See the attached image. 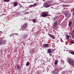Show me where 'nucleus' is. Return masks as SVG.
Listing matches in <instances>:
<instances>
[{
	"instance_id": "nucleus-1",
	"label": "nucleus",
	"mask_w": 74,
	"mask_h": 74,
	"mask_svg": "<svg viewBox=\"0 0 74 74\" xmlns=\"http://www.w3.org/2000/svg\"><path fill=\"white\" fill-rule=\"evenodd\" d=\"M66 61L70 65H71L72 64H73L74 63V61L73 60V59L69 58H67Z\"/></svg>"
},
{
	"instance_id": "nucleus-2",
	"label": "nucleus",
	"mask_w": 74,
	"mask_h": 74,
	"mask_svg": "<svg viewBox=\"0 0 74 74\" xmlns=\"http://www.w3.org/2000/svg\"><path fill=\"white\" fill-rule=\"evenodd\" d=\"M28 24L26 23L24 24L21 27V29L23 30H26Z\"/></svg>"
},
{
	"instance_id": "nucleus-3",
	"label": "nucleus",
	"mask_w": 74,
	"mask_h": 74,
	"mask_svg": "<svg viewBox=\"0 0 74 74\" xmlns=\"http://www.w3.org/2000/svg\"><path fill=\"white\" fill-rule=\"evenodd\" d=\"M44 6L45 7H46V8H47V7H51V5L49 4L48 3L46 2L44 4Z\"/></svg>"
},
{
	"instance_id": "nucleus-4",
	"label": "nucleus",
	"mask_w": 74,
	"mask_h": 74,
	"mask_svg": "<svg viewBox=\"0 0 74 74\" xmlns=\"http://www.w3.org/2000/svg\"><path fill=\"white\" fill-rule=\"evenodd\" d=\"M48 13L47 12H45L43 13L42 15V16L43 17H46L48 16Z\"/></svg>"
},
{
	"instance_id": "nucleus-5",
	"label": "nucleus",
	"mask_w": 74,
	"mask_h": 74,
	"mask_svg": "<svg viewBox=\"0 0 74 74\" xmlns=\"http://www.w3.org/2000/svg\"><path fill=\"white\" fill-rule=\"evenodd\" d=\"M62 70V68L60 67L56 68V69H55L54 71H57L58 72L59 71H60Z\"/></svg>"
},
{
	"instance_id": "nucleus-6",
	"label": "nucleus",
	"mask_w": 74,
	"mask_h": 74,
	"mask_svg": "<svg viewBox=\"0 0 74 74\" xmlns=\"http://www.w3.org/2000/svg\"><path fill=\"white\" fill-rule=\"evenodd\" d=\"M53 26L54 28H56L58 27V23L57 22L54 23H53Z\"/></svg>"
},
{
	"instance_id": "nucleus-7",
	"label": "nucleus",
	"mask_w": 74,
	"mask_h": 74,
	"mask_svg": "<svg viewBox=\"0 0 74 74\" xmlns=\"http://www.w3.org/2000/svg\"><path fill=\"white\" fill-rule=\"evenodd\" d=\"M49 46V44H45L43 45V47L44 48H48Z\"/></svg>"
},
{
	"instance_id": "nucleus-8",
	"label": "nucleus",
	"mask_w": 74,
	"mask_h": 74,
	"mask_svg": "<svg viewBox=\"0 0 74 74\" xmlns=\"http://www.w3.org/2000/svg\"><path fill=\"white\" fill-rule=\"evenodd\" d=\"M49 36H50V37L51 38H53V39H55V36L51 34H49Z\"/></svg>"
},
{
	"instance_id": "nucleus-9",
	"label": "nucleus",
	"mask_w": 74,
	"mask_h": 74,
	"mask_svg": "<svg viewBox=\"0 0 74 74\" xmlns=\"http://www.w3.org/2000/svg\"><path fill=\"white\" fill-rule=\"evenodd\" d=\"M69 11L67 10H66L65 11V12L64 13V14L65 15L67 16L68 15H69V14H69Z\"/></svg>"
},
{
	"instance_id": "nucleus-10",
	"label": "nucleus",
	"mask_w": 74,
	"mask_h": 74,
	"mask_svg": "<svg viewBox=\"0 0 74 74\" xmlns=\"http://www.w3.org/2000/svg\"><path fill=\"white\" fill-rule=\"evenodd\" d=\"M51 73H52V74H59L58 73H57L55 72H54V71H51Z\"/></svg>"
},
{
	"instance_id": "nucleus-11",
	"label": "nucleus",
	"mask_w": 74,
	"mask_h": 74,
	"mask_svg": "<svg viewBox=\"0 0 74 74\" xmlns=\"http://www.w3.org/2000/svg\"><path fill=\"white\" fill-rule=\"evenodd\" d=\"M28 35L27 34H24L23 36V38H26V37H27Z\"/></svg>"
},
{
	"instance_id": "nucleus-12",
	"label": "nucleus",
	"mask_w": 74,
	"mask_h": 74,
	"mask_svg": "<svg viewBox=\"0 0 74 74\" xmlns=\"http://www.w3.org/2000/svg\"><path fill=\"white\" fill-rule=\"evenodd\" d=\"M47 52L49 53H51V49H48Z\"/></svg>"
},
{
	"instance_id": "nucleus-13",
	"label": "nucleus",
	"mask_w": 74,
	"mask_h": 74,
	"mask_svg": "<svg viewBox=\"0 0 74 74\" xmlns=\"http://www.w3.org/2000/svg\"><path fill=\"white\" fill-rule=\"evenodd\" d=\"M18 3H14V7H16V6H17L18 5Z\"/></svg>"
},
{
	"instance_id": "nucleus-14",
	"label": "nucleus",
	"mask_w": 74,
	"mask_h": 74,
	"mask_svg": "<svg viewBox=\"0 0 74 74\" xmlns=\"http://www.w3.org/2000/svg\"><path fill=\"white\" fill-rule=\"evenodd\" d=\"M72 23L73 22H72V21L69 22V26H71V25H72Z\"/></svg>"
},
{
	"instance_id": "nucleus-15",
	"label": "nucleus",
	"mask_w": 74,
	"mask_h": 74,
	"mask_svg": "<svg viewBox=\"0 0 74 74\" xmlns=\"http://www.w3.org/2000/svg\"><path fill=\"white\" fill-rule=\"evenodd\" d=\"M58 61L57 60H56L54 63L55 64H58Z\"/></svg>"
},
{
	"instance_id": "nucleus-16",
	"label": "nucleus",
	"mask_w": 74,
	"mask_h": 74,
	"mask_svg": "<svg viewBox=\"0 0 74 74\" xmlns=\"http://www.w3.org/2000/svg\"><path fill=\"white\" fill-rule=\"evenodd\" d=\"M17 69H20V66H19V65H17Z\"/></svg>"
},
{
	"instance_id": "nucleus-17",
	"label": "nucleus",
	"mask_w": 74,
	"mask_h": 74,
	"mask_svg": "<svg viewBox=\"0 0 74 74\" xmlns=\"http://www.w3.org/2000/svg\"><path fill=\"white\" fill-rule=\"evenodd\" d=\"M36 5L37 4H36V3H35L34 4L32 5V7H36Z\"/></svg>"
},
{
	"instance_id": "nucleus-18",
	"label": "nucleus",
	"mask_w": 74,
	"mask_h": 74,
	"mask_svg": "<svg viewBox=\"0 0 74 74\" xmlns=\"http://www.w3.org/2000/svg\"><path fill=\"white\" fill-rule=\"evenodd\" d=\"M29 64H30V63L29 62H27L26 64V65L27 66H29Z\"/></svg>"
},
{
	"instance_id": "nucleus-19",
	"label": "nucleus",
	"mask_w": 74,
	"mask_h": 74,
	"mask_svg": "<svg viewBox=\"0 0 74 74\" xmlns=\"http://www.w3.org/2000/svg\"><path fill=\"white\" fill-rule=\"evenodd\" d=\"M33 22H34V23H36V19H33Z\"/></svg>"
},
{
	"instance_id": "nucleus-20",
	"label": "nucleus",
	"mask_w": 74,
	"mask_h": 74,
	"mask_svg": "<svg viewBox=\"0 0 74 74\" xmlns=\"http://www.w3.org/2000/svg\"><path fill=\"white\" fill-rule=\"evenodd\" d=\"M71 35H74V29L72 32V34H71Z\"/></svg>"
},
{
	"instance_id": "nucleus-21",
	"label": "nucleus",
	"mask_w": 74,
	"mask_h": 74,
	"mask_svg": "<svg viewBox=\"0 0 74 74\" xmlns=\"http://www.w3.org/2000/svg\"><path fill=\"white\" fill-rule=\"evenodd\" d=\"M71 37L72 38L74 39V35H71Z\"/></svg>"
},
{
	"instance_id": "nucleus-22",
	"label": "nucleus",
	"mask_w": 74,
	"mask_h": 74,
	"mask_svg": "<svg viewBox=\"0 0 74 74\" xmlns=\"http://www.w3.org/2000/svg\"><path fill=\"white\" fill-rule=\"evenodd\" d=\"M70 53H71V54H72V55H74V52L71 51V52Z\"/></svg>"
},
{
	"instance_id": "nucleus-23",
	"label": "nucleus",
	"mask_w": 74,
	"mask_h": 74,
	"mask_svg": "<svg viewBox=\"0 0 74 74\" xmlns=\"http://www.w3.org/2000/svg\"><path fill=\"white\" fill-rule=\"evenodd\" d=\"M71 66H72V67H73V68H74V63L73 64H71Z\"/></svg>"
},
{
	"instance_id": "nucleus-24",
	"label": "nucleus",
	"mask_w": 74,
	"mask_h": 74,
	"mask_svg": "<svg viewBox=\"0 0 74 74\" xmlns=\"http://www.w3.org/2000/svg\"><path fill=\"white\" fill-rule=\"evenodd\" d=\"M9 0H4V1H5V2H8Z\"/></svg>"
},
{
	"instance_id": "nucleus-25",
	"label": "nucleus",
	"mask_w": 74,
	"mask_h": 74,
	"mask_svg": "<svg viewBox=\"0 0 74 74\" xmlns=\"http://www.w3.org/2000/svg\"><path fill=\"white\" fill-rule=\"evenodd\" d=\"M71 43L72 44H74V42L73 41L71 40Z\"/></svg>"
},
{
	"instance_id": "nucleus-26",
	"label": "nucleus",
	"mask_w": 74,
	"mask_h": 74,
	"mask_svg": "<svg viewBox=\"0 0 74 74\" xmlns=\"http://www.w3.org/2000/svg\"><path fill=\"white\" fill-rule=\"evenodd\" d=\"M33 7V5H30L29 6V7L30 8H31V7Z\"/></svg>"
},
{
	"instance_id": "nucleus-27",
	"label": "nucleus",
	"mask_w": 74,
	"mask_h": 74,
	"mask_svg": "<svg viewBox=\"0 0 74 74\" xmlns=\"http://www.w3.org/2000/svg\"><path fill=\"white\" fill-rule=\"evenodd\" d=\"M60 41L61 42H63V40H62V38L60 39Z\"/></svg>"
},
{
	"instance_id": "nucleus-28",
	"label": "nucleus",
	"mask_w": 74,
	"mask_h": 74,
	"mask_svg": "<svg viewBox=\"0 0 74 74\" xmlns=\"http://www.w3.org/2000/svg\"><path fill=\"white\" fill-rule=\"evenodd\" d=\"M2 44V42L1 41H0V44Z\"/></svg>"
},
{
	"instance_id": "nucleus-29",
	"label": "nucleus",
	"mask_w": 74,
	"mask_h": 74,
	"mask_svg": "<svg viewBox=\"0 0 74 74\" xmlns=\"http://www.w3.org/2000/svg\"><path fill=\"white\" fill-rule=\"evenodd\" d=\"M19 5H20V6H21V8L22 7V5H21L20 4H19Z\"/></svg>"
},
{
	"instance_id": "nucleus-30",
	"label": "nucleus",
	"mask_w": 74,
	"mask_h": 74,
	"mask_svg": "<svg viewBox=\"0 0 74 74\" xmlns=\"http://www.w3.org/2000/svg\"><path fill=\"white\" fill-rule=\"evenodd\" d=\"M50 56H52V54L49 53Z\"/></svg>"
},
{
	"instance_id": "nucleus-31",
	"label": "nucleus",
	"mask_w": 74,
	"mask_h": 74,
	"mask_svg": "<svg viewBox=\"0 0 74 74\" xmlns=\"http://www.w3.org/2000/svg\"><path fill=\"white\" fill-rule=\"evenodd\" d=\"M69 36H67V38L68 39H69Z\"/></svg>"
},
{
	"instance_id": "nucleus-32",
	"label": "nucleus",
	"mask_w": 74,
	"mask_h": 74,
	"mask_svg": "<svg viewBox=\"0 0 74 74\" xmlns=\"http://www.w3.org/2000/svg\"><path fill=\"white\" fill-rule=\"evenodd\" d=\"M73 12H74V8H73Z\"/></svg>"
},
{
	"instance_id": "nucleus-33",
	"label": "nucleus",
	"mask_w": 74,
	"mask_h": 74,
	"mask_svg": "<svg viewBox=\"0 0 74 74\" xmlns=\"http://www.w3.org/2000/svg\"><path fill=\"white\" fill-rule=\"evenodd\" d=\"M26 31H28V29H26Z\"/></svg>"
},
{
	"instance_id": "nucleus-34",
	"label": "nucleus",
	"mask_w": 74,
	"mask_h": 74,
	"mask_svg": "<svg viewBox=\"0 0 74 74\" xmlns=\"http://www.w3.org/2000/svg\"><path fill=\"white\" fill-rule=\"evenodd\" d=\"M73 15H74V13H73Z\"/></svg>"
},
{
	"instance_id": "nucleus-35",
	"label": "nucleus",
	"mask_w": 74,
	"mask_h": 74,
	"mask_svg": "<svg viewBox=\"0 0 74 74\" xmlns=\"http://www.w3.org/2000/svg\"><path fill=\"white\" fill-rule=\"evenodd\" d=\"M62 73L63 74V73H64V72H62Z\"/></svg>"
},
{
	"instance_id": "nucleus-36",
	"label": "nucleus",
	"mask_w": 74,
	"mask_h": 74,
	"mask_svg": "<svg viewBox=\"0 0 74 74\" xmlns=\"http://www.w3.org/2000/svg\"><path fill=\"white\" fill-rule=\"evenodd\" d=\"M2 32V31H0V33H1Z\"/></svg>"
},
{
	"instance_id": "nucleus-37",
	"label": "nucleus",
	"mask_w": 74,
	"mask_h": 74,
	"mask_svg": "<svg viewBox=\"0 0 74 74\" xmlns=\"http://www.w3.org/2000/svg\"><path fill=\"white\" fill-rule=\"evenodd\" d=\"M46 30H47V29H46Z\"/></svg>"
},
{
	"instance_id": "nucleus-38",
	"label": "nucleus",
	"mask_w": 74,
	"mask_h": 74,
	"mask_svg": "<svg viewBox=\"0 0 74 74\" xmlns=\"http://www.w3.org/2000/svg\"><path fill=\"white\" fill-rule=\"evenodd\" d=\"M17 36H18V34H17Z\"/></svg>"
}]
</instances>
